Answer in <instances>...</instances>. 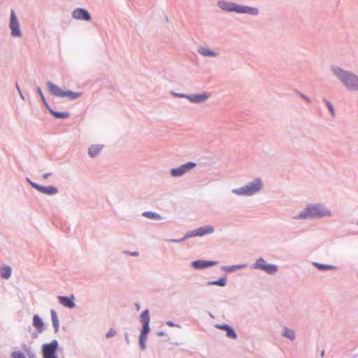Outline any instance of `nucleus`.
<instances>
[{
    "label": "nucleus",
    "mask_w": 358,
    "mask_h": 358,
    "mask_svg": "<svg viewBox=\"0 0 358 358\" xmlns=\"http://www.w3.org/2000/svg\"><path fill=\"white\" fill-rule=\"evenodd\" d=\"M332 216L333 212L329 207L323 203L317 202L306 205L298 214L293 216V219L295 220H308L331 217Z\"/></svg>",
    "instance_id": "1"
},
{
    "label": "nucleus",
    "mask_w": 358,
    "mask_h": 358,
    "mask_svg": "<svg viewBox=\"0 0 358 358\" xmlns=\"http://www.w3.org/2000/svg\"><path fill=\"white\" fill-rule=\"evenodd\" d=\"M47 87L50 93L57 98L66 99L67 100H75L80 98L82 95L80 92L71 90H63L55 83L48 81Z\"/></svg>",
    "instance_id": "5"
},
{
    "label": "nucleus",
    "mask_w": 358,
    "mask_h": 358,
    "mask_svg": "<svg viewBox=\"0 0 358 358\" xmlns=\"http://www.w3.org/2000/svg\"><path fill=\"white\" fill-rule=\"evenodd\" d=\"M296 93L298 95H299L300 97H301L307 103H310L311 102L310 99L309 97H308L306 95H305L304 94L301 93L300 91L296 90Z\"/></svg>",
    "instance_id": "36"
},
{
    "label": "nucleus",
    "mask_w": 358,
    "mask_h": 358,
    "mask_svg": "<svg viewBox=\"0 0 358 358\" xmlns=\"http://www.w3.org/2000/svg\"><path fill=\"white\" fill-rule=\"evenodd\" d=\"M33 327L38 331L43 333L45 330V324L38 315H34L33 316Z\"/></svg>",
    "instance_id": "16"
},
{
    "label": "nucleus",
    "mask_w": 358,
    "mask_h": 358,
    "mask_svg": "<svg viewBox=\"0 0 358 358\" xmlns=\"http://www.w3.org/2000/svg\"><path fill=\"white\" fill-rule=\"evenodd\" d=\"M199 237V232L197 229H194L193 230L189 231L187 233H185V236H183V240H187L190 238L193 237Z\"/></svg>",
    "instance_id": "29"
},
{
    "label": "nucleus",
    "mask_w": 358,
    "mask_h": 358,
    "mask_svg": "<svg viewBox=\"0 0 358 358\" xmlns=\"http://www.w3.org/2000/svg\"><path fill=\"white\" fill-rule=\"evenodd\" d=\"M264 187L262 179L256 178L241 187L232 189L231 192L240 196H252L259 194Z\"/></svg>",
    "instance_id": "4"
},
{
    "label": "nucleus",
    "mask_w": 358,
    "mask_h": 358,
    "mask_svg": "<svg viewBox=\"0 0 358 358\" xmlns=\"http://www.w3.org/2000/svg\"><path fill=\"white\" fill-rule=\"evenodd\" d=\"M19 94L20 95L21 98L24 99V96L22 95V93L21 92H19Z\"/></svg>",
    "instance_id": "48"
},
{
    "label": "nucleus",
    "mask_w": 358,
    "mask_h": 358,
    "mask_svg": "<svg viewBox=\"0 0 358 358\" xmlns=\"http://www.w3.org/2000/svg\"><path fill=\"white\" fill-rule=\"evenodd\" d=\"M166 324L169 326V327H176V328H179L180 329L181 328V326L178 324H176V323H173L172 321H167L166 322Z\"/></svg>",
    "instance_id": "39"
},
{
    "label": "nucleus",
    "mask_w": 358,
    "mask_h": 358,
    "mask_svg": "<svg viewBox=\"0 0 358 358\" xmlns=\"http://www.w3.org/2000/svg\"><path fill=\"white\" fill-rule=\"evenodd\" d=\"M150 331V324H142L141 334L148 335Z\"/></svg>",
    "instance_id": "32"
},
{
    "label": "nucleus",
    "mask_w": 358,
    "mask_h": 358,
    "mask_svg": "<svg viewBox=\"0 0 358 358\" xmlns=\"http://www.w3.org/2000/svg\"><path fill=\"white\" fill-rule=\"evenodd\" d=\"M23 351L15 350L11 352L10 358H36L34 348L26 343L22 345Z\"/></svg>",
    "instance_id": "9"
},
{
    "label": "nucleus",
    "mask_w": 358,
    "mask_h": 358,
    "mask_svg": "<svg viewBox=\"0 0 358 358\" xmlns=\"http://www.w3.org/2000/svg\"><path fill=\"white\" fill-rule=\"evenodd\" d=\"M157 335L158 336H164L165 335V333L164 331H159L157 333Z\"/></svg>",
    "instance_id": "44"
},
{
    "label": "nucleus",
    "mask_w": 358,
    "mask_h": 358,
    "mask_svg": "<svg viewBox=\"0 0 358 358\" xmlns=\"http://www.w3.org/2000/svg\"><path fill=\"white\" fill-rule=\"evenodd\" d=\"M52 115L57 119H66L69 113H52Z\"/></svg>",
    "instance_id": "35"
},
{
    "label": "nucleus",
    "mask_w": 358,
    "mask_h": 358,
    "mask_svg": "<svg viewBox=\"0 0 358 358\" xmlns=\"http://www.w3.org/2000/svg\"><path fill=\"white\" fill-rule=\"evenodd\" d=\"M199 232V237L210 235L214 233L215 227L212 225H205L197 228Z\"/></svg>",
    "instance_id": "17"
},
{
    "label": "nucleus",
    "mask_w": 358,
    "mask_h": 358,
    "mask_svg": "<svg viewBox=\"0 0 358 358\" xmlns=\"http://www.w3.org/2000/svg\"><path fill=\"white\" fill-rule=\"evenodd\" d=\"M324 102H325V104L329 110V112H334V106H333V104L329 101L328 100H324Z\"/></svg>",
    "instance_id": "37"
},
{
    "label": "nucleus",
    "mask_w": 358,
    "mask_h": 358,
    "mask_svg": "<svg viewBox=\"0 0 358 358\" xmlns=\"http://www.w3.org/2000/svg\"><path fill=\"white\" fill-rule=\"evenodd\" d=\"M170 174L173 178H179L185 175L180 167H176L170 170Z\"/></svg>",
    "instance_id": "28"
},
{
    "label": "nucleus",
    "mask_w": 358,
    "mask_h": 358,
    "mask_svg": "<svg viewBox=\"0 0 358 358\" xmlns=\"http://www.w3.org/2000/svg\"><path fill=\"white\" fill-rule=\"evenodd\" d=\"M196 163L189 162H187V163H185V164H182L180 167L182 169L183 173L185 174L187 172H189L191 170H192L193 169H194L196 167Z\"/></svg>",
    "instance_id": "27"
},
{
    "label": "nucleus",
    "mask_w": 358,
    "mask_h": 358,
    "mask_svg": "<svg viewBox=\"0 0 358 358\" xmlns=\"http://www.w3.org/2000/svg\"><path fill=\"white\" fill-rule=\"evenodd\" d=\"M330 71L348 91L358 92L357 74L336 65H332Z\"/></svg>",
    "instance_id": "2"
},
{
    "label": "nucleus",
    "mask_w": 358,
    "mask_h": 358,
    "mask_svg": "<svg viewBox=\"0 0 358 358\" xmlns=\"http://www.w3.org/2000/svg\"><path fill=\"white\" fill-rule=\"evenodd\" d=\"M217 5L222 10L227 13L247 14L254 17H257L260 14V10L257 7L238 4L233 1L219 0Z\"/></svg>",
    "instance_id": "3"
},
{
    "label": "nucleus",
    "mask_w": 358,
    "mask_h": 358,
    "mask_svg": "<svg viewBox=\"0 0 358 358\" xmlns=\"http://www.w3.org/2000/svg\"><path fill=\"white\" fill-rule=\"evenodd\" d=\"M197 52L202 56L206 57H217L220 55L218 51H215L208 48L206 46H199Z\"/></svg>",
    "instance_id": "15"
},
{
    "label": "nucleus",
    "mask_w": 358,
    "mask_h": 358,
    "mask_svg": "<svg viewBox=\"0 0 358 358\" xmlns=\"http://www.w3.org/2000/svg\"><path fill=\"white\" fill-rule=\"evenodd\" d=\"M150 317L149 314V310L146 309L141 313L140 315V322L142 324H150Z\"/></svg>",
    "instance_id": "26"
},
{
    "label": "nucleus",
    "mask_w": 358,
    "mask_h": 358,
    "mask_svg": "<svg viewBox=\"0 0 358 358\" xmlns=\"http://www.w3.org/2000/svg\"><path fill=\"white\" fill-rule=\"evenodd\" d=\"M227 337L232 339H236L238 338V335L235 330L230 327L229 329L226 331Z\"/></svg>",
    "instance_id": "31"
},
{
    "label": "nucleus",
    "mask_w": 358,
    "mask_h": 358,
    "mask_svg": "<svg viewBox=\"0 0 358 358\" xmlns=\"http://www.w3.org/2000/svg\"><path fill=\"white\" fill-rule=\"evenodd\" d=\"M74 296L71 295L70 297L66 296H58L57 300L59 303L62 305L64 307L68 308H73L76 306L74 303Z\"/></svg>",
    "instance_id": "14"
},
{
    "label": "nucleus",
    "mask_w": 358,
    "mask_h": 358,
    "mask_svg": "<svg viewBox=\"0 0 358 358\" xmlns=\"http://www.w3.org/2000/svg\"><path fill=\"white\" fill-rule=\"evenodd\" d=\"M103 148V145L101 144L92 145L88 149V155L91 157H95L101 152Z\"/></svg>",
    "instance_id": "20"
},
{
    "label": "nucleus",
    "mask_w": 358,
    "mask_h": 358,
    "mask_svg": "<svg viewBox=\"0 0 358 358\" xmlns=\"http://www.w3.org/2000/svg\"><path fill=\"white\" fill-rule=\"evenodd\" d=\"M47 108H48L49 112H50V113L55 112L54 110H52L50 109V108H48V106H47Z\"/></svg>",
    "instance_id": "50"
},
{
    "label": "nucleus",
    "mask_w": 358,
    "mask_h": 358,
    "mask_svg": "<svg viewBox=\"0 0 358 358\" xmlns=\"http://www.w3.org/2000/svg\"><path fill=\"white\" fill-rule=\"evenodd\" d=\"M217 261H207L199 259L191 262L190 266L196 270H204L209 267L217 265Z\"/></svg>",
    "instance_id": "12"
},
{
    "label": "nucleus",
    "mask_w": 358,
    "mask_h": 358,
    "mask_svg": "<svg viewBox=\"0 0 358 358\" xmlns=\"http://www.w3.org/2000/svg\"><path fill=\"white\" fill-rule=\"evenodd\" d=\"M246 264H237L233 266H223L221 267V270L225 272L231 273L236 271L238 269L243 268L246 266Z\"/></svg>",
    "instance_id": "25"
},
{
    "label": "nucleus",
    "mask_w": 358,
    "mask_h": 358,
    "mask_svg": "<svg viewBox=\"0 0 358 358\" xmlns=\"http://www.w3.org/2000/svg\"><path fill=\"white\" fill-rule=\"evenodd\" d=\"M117 332L115 329L110 328L109 331L106 334V338H111L114 337L116 335Z\"/></svg>",
    "instance_id": "34"
},
{
    "label": "nucleus",
    "mask_w": 358,
    "mask_h": 358,
    "mask_svg": "<svg viewBox=\"0 0 358 358\" xmlns=\"http://www.w3.org/2000/svg\"><path fill=\"white\" fill-rule=\"evenodd\" d=\"M59 350V342L52 340L50 343H43L41 346L42 358H59L57 351Z\"/></svg>",
    "instance_id": "8"
},
{
    "label": "nucleus",
    "mask_w": 358,
    "mask_h": 358,
    "mask_svg": "<svg viewBox=\"0 0 358 358\" xmlns=\"http://www.w3.org/2000/svg\"><path fill=\"white\" fill-rule=\"evenodd\" d=\"M12 274V268L6 264H3L0 267V276L3 279H8Z\"/></svg>",
    "instance_id": "18"
},
{
    "label": "nucleus",
    "mask_w": 358,
    "mask_h": 358,
    "mask_svg": "<svg viewBox=\"0 0 358 358\" xmlns=\"http://www.w3.org/2000/svg\"><path fill=\"white\" fill-rule=\"evenodd\" d=\"M9 27L10 29V35L13 37L20 38L22 36V31L19 21L17 18L14 10H10Z\"/></svg>",
    "instance_id": "10"
},
{
    "label": "nucleus",
    "mask_w": 358,
    "mask_h": 358,
    "mask_svg": "<svg viewBox=\"0 0 358 358\" xmlns=\"http://www.w3.org/2000/svg\"><path fill=\"white\" fill-rule=\"evenodd\" d=\"M26 180L30 184V185L32 187V184L31 183H34V182H32L31 180H30L28 178H27Z\"/></svg>",
    "instance_id": "45"
},
{
    "label": "nucleus",
    "mask_w": 358,
    "mask_h": 358,
    "mask_svg": "<svg viewBox=\"0 0 358 358\" xmlns=\"http://www.w3.org/2000/svg\"><path fill=\"white\" fill-rule=\"evenodd\" d=\"M230 327L231 326H229L227 324H216L215 325V328L220 329V330L225 331H227L229 329Z\"/></svg>",
    "instance_id": "33"
},
{
    "label": "nucleus",
    "mask_w": 358,
    "mask_h": 358,
    "mask_svg": "<svg viewBox=\"0 0 358 358\" xmlns=\"http://www.w3.org/2000/svg\"><path fill=\"white\" fill-rule=\"evenodd\" d=\"M357 225H358V222H357Z\"/></svg>",
    "instance_id": "51"
},
{
    "label": "nucleus",
    "mask_w": 358,
    "mask_h": 358,
    "mask_svg": "<svg viewBox=\"0 0 358 358\" xmlns=\"http://www.w3.org/2000/svg\"><path fill=\"white\" fill-rule=\"evenodd\" d=\"M165 241L166 242H171V243H181L182 241H185V240H183V238H180V239H176V238L165 239Z\"/></svg>",
    "instance_id": "38"
},
{
    "label": "nucleus",
    "mask_w": 358,
    "mask_h": 358,
    "mask_svg": "<svg viewBox=\"0 0 358 358\" xmlns=\"http://www.w3.org/2000/svg\"><path fill=\"white\" fill-rule=\"evenodd\" d=\"M125 252L129 253L131 256H133V257H138L139 255L138 252H137V251L132 252Z\"/></svg>",
    "instance_id": "41"
},
{
    "label": "nucleus",
    "mask_w": 358,
    "mask_h": 358,
    "mask_svg": "<svg viewBox=\"0 0 358 358\" xmlns=\"http://www.w3.org/2000/svg\"><path fill=\"white\" fill-rule=\"evenodd\" d=\"M124 336H125V341H126L127 344V345H129V344H130V340H129V335H128V334H127V333H125Z\"/></svg>",
    "instance_id": "43"
},
{
    "label": "nucleus",
    "mask_w": 358,
    "mask_h": 358,
    "mask_svg": "<svg viewBox=\"0 0 358 358\" xmlns=\"http://www.w3.org/2000/svg\"><path fill=\"white\" fill-rule=\"evenodd\" d=\"M251 268L264 271L271 275H275L279 269L277 265L267 263L262 257L257 259L255 262L251 265Z\"/></svg>",
    "instance_id": "7"
},
{
    "label": "nucleus",
    "mask_w": 358,
    "mask_h": 358,
    "mask_svg": "<svg viewBox=\"0 0 358 358\" xmlns=\"http://www.w3.org/2000/svg\"><path fill=\"white\" fill-rule=\"evenodd\" d=\"M171 94L176 98H185L188 99L191 103L197 105L206 103L211 97V94L208 92H203L199 94H191L171 92Z\"/></svg>",
    "instance_id": "6"
},
{
    "label": "nucleus",
    "mask_w": 358,
    "mask_h": 358,
    "mask_svg": "<svg viewBox=\"0 0 358 358\" xmlns=\"http://www.w3.org/2000/svg\"><path fill=\"white\" fill-rule=\"evenodd\" d=\"M324 355V350H322V352H321V357H323Z\"/></svg>",
    "instance_id": "49"
},
{
    "label": "nucleus",
    "mask_w": 358,
    "mask_h": 358,
    "mask_svg": "<svg viewBox=\"0 0 358 358\" xmlns=\"http://www.w3.org/2000/svg\"><path fill=\"white\" fill-rule=\"evenodd\" d=\"M31 184L34 189L46 195H55L59 192L58 189L55 186H42L37 183Z\"/></svg>",
    "instance_id": "13"
},
{
    "label": "nucleus",
    "mask_w": 358,
    "mask_h": 358,
    "mask_svg": "<svg viewBox=\"0 0 358 358\" xmlns=\"http://www.w3.org/2000/svg\"><path fill=\"white\" fill-rule=\"evenodd\" d=\"M313 266L317 268L320 271H328V270H336V266L329 264H323L318 262H313Z\"/></svg>",
    "instance_id": "24"
},
{
    "label": "nucleus",
    "mask_w": 358,
    "mask_h": 358,
    "mask_svg": "<svg viewBox=\"0 0 358 358\" xmlns=\"http://www.w3.org/2000/svg\"><path fill=\"white\" fill-rule=\"evenodd\" d=\"M148 335L140 334L139 336V345L142 350H145L146 348V341Z\"/></svg>",
    "instance_id": "30"
},
{
    "label": "nucleus",
    "mask_w": 358,
    "mask_h": 358,
    "mask_svg": "<svg viewBox=\"0 0 358 358\" xmlns=\"http://www.w3.org/2000/svg\"><path fill=\"white\" fill-rule=\"evenodd\" d=\"M51 320L52 323V327L54 328V332L57 333L59 330L60 323L57 314V312L55 310H50Z\"/></svg>",
    "instance_id": "19"
},
{
    "label": "nucleus",
    "mask_w": 358,
    "mask_h": 358,
    "mask_svg": "<svg viewBox=\"0 0 358 358\" xmlns=\"http://www.w3.org/2000/svg\"><path fill=\"white\" fill-rule=\"evenodd\" d=\"M37 91H38V93L39 94V95H40V96H41V99L45 102V97H44V96H43V92H42V91H41V88H40V87H38V88H37Z\"/></svg>",
    "instance_id": "40"
},
{
    "label": "nucleus",
    "mask_w": 358,
    "mask_h": 358,
    "mask_svg": "<svg viewBox=\"0 0 358 358\" xmlns=\"http://www.w3.org/2000/svg\"><path fill=\"white\" fill-rule=\"evenodd\" d=\"M281 335L290 341H294L296 338L295 331L293 329H289L287 327L282 329Z\"/></svg>",
    "instance_id": "22"
},
{
    "label": "nucleus",
    "mask_w": 358,
    "mask_h": 358,
    "mask_svg": "<svg viewBox=\"0 0 358 358\" xmlns=\"http://www.w3.org/2000/svg\"><path fill=\"white\" fill-rule=\"evenodd\" d=\"M51 175H52V173H45L43 175V178L44 180H47Z\"/></svg>",
    "instance_id": "42"
},
{
    "label": "nucleus",
    "mask_w": 358,
    "mask_h": 358,
    "mask_svg": "<svg viewBox=\"0 0 358 358\" xmlns=\"http://www.w3.org/2000/svg\"><path fill=\"white\" fill-rule=\"evenodd\" d=\"M142 215L146 218L154 220L156 221H160L164 220V217L160 214L153 211H145L142 213Z\"/></svg>",
    "instance_id": "21"
},
{
    "label": "nucleus",
    "mask_w": 358,
    "mask_h": 358,
    "mask_svg": "<svg viewBox=\"0 0 358 358\" xmlns=\"http://www.w3.org/2000/svg\"><path fill=\"white\" fill-rule=\"evenodd\" d=\"M136 309L137 310H139L140 308V305L138 303H136Z\"/></svg>",
    "instance_id": "46"
},
{
    "label": "nucleus",
    "mask_w": 358,
    "mask_h": 358,
    "mask_svg": "<svg viewBox=\"0 0 358 358\" xmlns=\"http://www.w3.org/2000/svg\"><path fill=\"white\" fill-rule=\"evenodd\" d=\"M16 88H17V90L18 92H21V91H20V87H19V86H18V85H17V84L16 85Z\"/></svg>",
    "instance_id": "47"
},
{
    "label": "nucleus",
    "mask_w": 358,
    "mask_h": 358,
    "mask_svg": "<svg viewBox=\"0 0 358 358\" xmlns=\"http://www.w3.org/2000/svg\"><path fill=\"white\" fill-rule=\"evenodd\" d=\"M227 278L226 276L221 277L220 279L206 282V285H216L219 287H224L227 285Z\"/></svg>",
    "instance_id": "23"
},
{
    "label": "nucleus",
    "mask_w": 358,
    "mask_h": 358,
    "mask_svg": "<svg viewBox=\"0 0 358 358\" xmlns=\"http://www.w3.org/2000/svg\"><path fill=\"white\" fill-rule=\"evenodd\" d=\"M73 19L89 22L92 20L90 13L85 8H77L71 13Z\"/></svg>",
    "instance_id": "11"
}]
</instances>
